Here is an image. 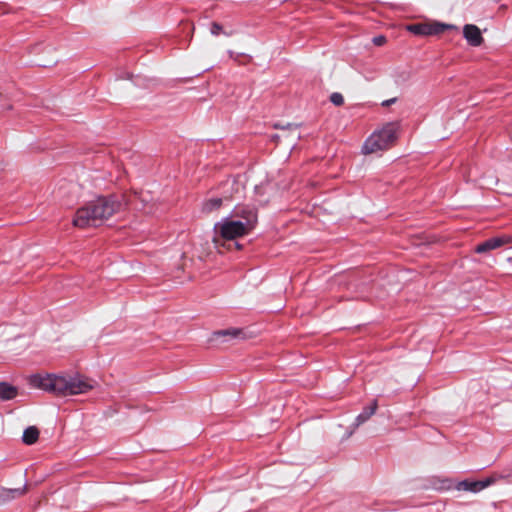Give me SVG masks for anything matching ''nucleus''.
I'll return each instance as SVG.
<instances>
[{
  "label": "nucleus",
  "instance_id": "obj_1",
  "mask_svg": "<svg viewBox=\"0 0 512 512\" xmlns=\"http://www.w3.org/2000/svg\"><path fill=\"white\" fill-rule=\"evenodd\" d=\"M31 387L58 397L84 394L95 387L96 382L83 375L66 376L53 373H37L29 376Z\"/></svg>",
  "mask_w": 512,
  "mask_h": 512
},
{
  "label": "nucleus",
  "instance_id": "obj_2",
  "mask_svg": "<svg viewBox=\"0 0 512 512\" xmlns=\"http://www.w3.org/2000/svg\"><path fill=\"white\" fill-rule=\"evenodd\" d=\"M120 209L121 202L114 196L99 197L76 211L73 225L81 229L100 226Z\"/></svg>",
  "mask_w": 512,
  "mask_h": 512
},
{
  "label": "nucleus",
  "instance_id": "obj_3",
  "mask_svg": "<svg viewBox=\"0 0 512 512\" xmlns=\"http://www.w3.org/2000/svg\"><path fill=\"white\" fill-rule=\"evenodd\" d=\"M400 123L398 121L386 123L380 130L373 132L364 142V154H372L392 147L398 138Z\"/></svg>",
  "mask_w": 512,
  "mask_h": 512
},
{
  "label": "nucleus",
  "instance_id": "obj_4",
  "mask_svg": "<svg viewBox=\"0 0 512 512\" xmlns=\"http://www.w3.org/2000/svg\"><path fill=\"white\" fill-rule=\"evenodd\" d=\"M215 234L224 240H235L249 234L252 230L242 224L241 220L225 218L214 225Z\"/></svg>",
  "mask_w": 512,
  "mask_h": 512
},
{
  "label": "nucleus",
  "instance_id": "obj_5",
  "mask_svg": "<svg viewBox=\"0 0 512 512\" xmlns=\"http://www.w3.org/2000/svg\"><path fill=\"white\" fill-rule=\"evenodd\" d=\"M456 29L454 25L444 24L439 22L433 23H416L407 26V30L414 35L419 36H432L439 35L445 30Z\"/></svg>",
  "mask_w": 512,
  "mask_h": 512
},
{
  "label": "nucleus",
  "instance_id": "obj_6",
  "mask_svg": "<svg viewBox=\"0 0 512 512\" xmlns=\"http://www.w3.org/2000/svg\"><path fill=\"white\" fill-rule=\"evenodd\" d=\"M231 217L241 220L249 229L253 230L258 222V212L253 205H237L233 211Z\"/></svg>",
  "mask_w": 512,
  "mask_h": 512
},
{
  "label": "nucleus",
  "instance_id": "obj_7",
  "mask_svg": "<svg viewBox=\"0 0 512 512\" xmlns=\"http://www.w3.org/2000/svg\"><path fill=\"white\" fill-rule=\"evenodd\" d=\"M510 243H512V236L508 234H503L500 236L487 239L484 242L478 244L475 248V252L479 254L486 253Z\"/></svg>",
  "mask_w": 512,
  "mask_h": 512
},
{
  "label": "nucleus",
  "instance_id": "obj_8",
  "mask_svg": "<svg viewBox=\"0 0 512 512\" xmlns=\"http://www.w3.org/2000/svg\"><path fill=\"white\" fill-rule=\"evenodd\" d=\"M463 35L471 46L477 47L483 42L481 31L476 25L466 24L463 28Z\"/></svg>",
  "mask_w": 512,
  "mask_h": 512
},
{
  "label": "nucleus",
  "instance_id": "obj_9",
  "mask_svg": "<svg viewBox=\"0 0 512 512\" xmlns=\"http://www.w3.org/2000/svg\"><path fill=\"white\" fill-rule=\"evenodd\" d=\"M378 408L377 400H373L371 404L363 409V411L356 417L354 427L357 428L366 421H368L371 416H373Z\"/></svg>",
  "mask_w": 512,
  "mask_h": 512
},
{
  "label": "nucleus",
  "instance_id": "obj_10",
  "mask_svg": "<svg viewBox=\"0 0 512 512\" xmlns=\"http://www.w3.org/2000/svg\"><path fill=\"white\" fill-rule=\"evenodd\" d=\"M18 395L17 387L7 383L0 382V399L8 401L14 399Z\"/></svg>",
  "mask_w": 512,
  "mask_h": 512
},
{
  "label": "nucleus",
  "instance_id": "obj_11",
  "mask_svg": "<svg viewBox=\"0 0 512 512\" xmlns=\"http://www.w3.org/2000/svg\"><path fill=\"white\" fill-rule=\"evenodd\" d=\"M39 438V430L35 426H29L23 432L22 440L27 445H32L37 442Z\"/></svg>",
  "mask_w": 512,
  "mask_h": 512
},
{
  "label": "nucleus",
  "instance_id": "obj_12",
  "mask_svg": "<svg viewBox=\"0 0 512 512\" xmlns=\"http://www.w3.org/2000/svg\"><path fill=\"white\" fill-rule=\"evenodd\" d=\"M215 337H231V338H244L245 332L240 328H229L214 332Z\"/></svg>",
  "mask_w": 512,
  "mask_h": 512
},
{
  "label": "nucleus",
  "instance_id": "obj_13",
  "mask_svg": "<svg viewBox=\"0 0 512 512\" xmlns=\"http://www.w3.org/2000/svg\"><path fill=\"white\" fill-rule=\"evenodd\" d=\"M222 203H223L222 198L217 197V198L208 199L203 203L202 211L204 213H211L215 210H218L222 206Z\"/></svg>",
  "mask_w": 512,
  "mask_h": 512
},
{
  "label": "nucleus",
  "instance_id": "obj_14",
  "mask_svg": "<svg viewBox=\"0 0 512 512\" xmlns=\"http://www.w3.org/2000/svg\"><path fill=\"white\" fill-rule=\"evenodd\" d=\"M456 489L474 492V493L481 491L479 481H469V480H463V481L459 482L456 486Z\"/></svg>",
  "mask_w": 512,
  "mask_h": 512
},
{
  "label": "nucleus",
  "instance_id": "obj_15",
  "mask_svg": "<svg viewBox=\"0 0 512 512\" xmlns=\"http://www.w3.org/2000/svg\"><path fill=\"white\" fill-rule=\"evenodd\" d=\"M3 492L6 499H14L24 495L27 492V485L25 484L22 488L6 489Z\"/></svg>",
  "mask_w": 512,
  "mask_h": 512
},
{
  "label": "nucleus",
  "instance_id": "obj_16",
  "mask_svg": "<svg viewBox=\"0 0 512 512\" xmlns=\"http://www.w3.org/2000/svg\"><path fill=\"white\" fill-rule=\"evenodd\" d=\"M496 482H497V477L494 475V473L490 477H487L484 480H479L481 490L487 488L488 486H490Z\"/></svg>",
  "mask_w": 512,
  "mask_h": 512
},
{
  "label": "nucleus",
  "instance_id": "obj_17",
  "mask_svg": "<svg viewBox=\"0 0 512 512\" xmlns=\"http://www.w3.org/2000/svg\"><path fill=\"white\" fill-rule=\"evenodd\" d=\"M330 101L335 105V106H341L343 105L344 103V98L342 96V94L338 93V92H334L331 94L330 96Z\"/></svg>",
  "mask_w": 512,
  "mask_h": 512
},
{
  "label": "nucleus",
  "instance_id": "obj_18",
  "mask_svg": "<svg viewBox=\"0 0 512 512\" xmlns=\"http://www.w3.org/2000/svg\"><path fill=\"white\" fill-rule=\"evenodd\" d=\"M494 475L497 477V481L506 479L512 476V469H506L504 473H494Z\"/></svg>",
  "mask_w": 512,
  "mask_h": 512
},
{
  "label": "nucleus",
  "instance_id": "obj_19",
  "mask_svg": "<svg viewBox=\"0 0 512 512\" xmlns=\"http://www.w3.org/2000/svg\"><path fill=\"white\" fill-rule=\"evenodd\" d=\"M221 31H222V26L219 23L213 22L211 24V34L217 36L221 33Z\"/></svg>",
  "mask_w": 512,
  "mask_h": 512
},
{
  "label": "nucleus",
  "instance_id": "obj_20",
  "mask_svg": "<svg viewBox=\"0 0 512 512\" xmlns=\"http://www.w3.org/2000/svg\"><path fill=\"white\" fill-rule=\"evenodd\" d=\"M57 61H58V60L56 59V57H55V56H53V57H52V58H50V59L42 60V61L40 62V65H42V66H44V67H48V66H52V65L56 64V63H57Z\"/></svg>",
  "mask_w": 512,
  "mask_h": 512
},
{
  "label": "nucleus",
  "instance_id": "obj_21",
  "mask_svg": "<svg viewBox=\"0 0 512 512\" xmlns=\"http://www.w3.org/2000/svg\"><path fill=\"white\" fill-rule=\"evenodd\" d=\"M386 42V38L384 36H377L373 38V43L377 46H381Z\"/></svg>",
  "mask_w": 512,
  "mask_h": 512
},
{
  "label": "nucleus",
  "instance_id": "obj_22",
  "mask_svg": "<svg viewBox=\"0 0 512 512\" xmlns=\"http://www.w3.org/2000/svg\"><path fill=\"white\" fill-rule=\"evenodd\" d=\"M287 128L290 129L297 138H300V133L298 132V125L296 124H288Z\"/></svg>",
  "mask_w": 512,
  "mask_h": 512
},
{
  "label": "nucleus",
  "instance_id": "obj_23",
  "mask_svg": "<svg viewBox=\"0 0 512 512\" xmlns=\"http://www.w3.org/2000/svg\"><path fill=\"white\" fill-rule=\"evenodd\" d=\"M396 102H397V98H396V97H394V98H391V99H388V100H384V101L381 103V106H383V107H388V106H390V105H392V104H394V103H396Z\"/></svg>",
  "mask_w": 512,
  "mask_h": 512
},
{
  "label": "nucleus",
  "instance_id": "obj_24",
  "mask_svg": "<svg viewBox=\"0 0 512 512\" xmlns=\"http://www.w3.org/2000/svg\"><path fill=\"white\" fill-rule=\"evenodd\" d=\"M184 26H185V27H187V28H189V29L191 30V32H193V31H194V26H193L191 23H188V22H187V23H185V24H184Z\"/></svg>",
  "mask_w": 512,
  "mask_h": 512
},
{
  "label": "nucleus",
  "instance_id": "obj_25",
  "mask_svg": "<svg viewBox=\"0 0 512 512\" xmlns=\"http://www.w3.org/2000/svg\"><path fill=\"white\" fill-rule=\"evenodd\" d=\"M48 52L55 53V49L52 47H47Z\"/></svg>",
  "mask_w": 512,
  "mask_h": 512
},
{
  "label": "nucleus",
  "instance_id": "obj_26",
  "mask_svg": "<svg viewBox=\"0 0 512 512\" xmlns=\"http://www.w3.org/2000/svg\"><path fill=\"white\" fill-rule=\"evenodd\" d=\"M234 246L237 248V249H240V244L238 242H234Z\"/></svg>",
  "mask_w": 512,
  "mask_h": 512
}]
</instances>
